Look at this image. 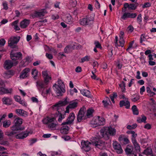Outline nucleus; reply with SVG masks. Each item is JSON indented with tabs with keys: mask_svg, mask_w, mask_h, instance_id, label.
<instances>
[{
	"mask_svg": "<svg viewBox=\"0 0 156 156\" xmlns=\"http://www.w3.org/2000/svg\"><path fill=\"white\" fill-rule=\"evenodd\" d=\"M68 102L66 99L63 101H60L58 103L53 105V108L54 109H56L57 111L56 112V115L57 117H58V120L59 122H61L62 120L65 118V114H62L60 111V107L65 105L68 104Z\"/></svg>",
	"mask_w": 156,
	"mask_h": 156,
	"instance_id": "obj_1",
	"label": "nucleus"
},
{
	"mask_svg": "<svg viewBox=\"0 0 156 156\" xmlns=\"http://www.w3.org/2000/svg\"><path fill=\"white\" fill-rule=\"evenodd\" d=\"M56 121V118L55 117H50L47 116L42 120L43 123L46 125L48 128L51 130L55 129L57 124L55 123Z\"/></svg>",
	"mask_w": 156,
	"mask_h": 156,
	"instance_id": "obj_2",
	"label": "nucleus"
},
{
	"mask_svg": "<svg viewBox=\"0 0 156 156\" xmlns=\"http://www.w3.org/2000/svg\"><path fill=\"white\" fill-rule=\"evenodd\" d=\"M58 96H61L62 95V93L65 91V86L63 81L61 80L58 81V84H55L53 86Z\"/></svg>",
	"mask_w": 156,
	"mask_h": 156,
	"instance_id": "obj_3",
	"label": "nucleus"
},
{
	"mask_svg": "<svg viewBox=\"0 0 156 156\" xmlns=\"http://www.w3.org/2000/svg\"><path fill=\"white\" fill-rule=\"evenodd\" d=\"M101 135L103 137L105 136L108 138V135L114 136L116 134V130L115 129L110 127H104L100 130Z\"/></svg>",
	"mask_w": 156,
	"mask_h": 156,
	"instance_id": "obj_4",
	"label": "nucleus"
},
{
	"mask_svg": "<svg viewBox=\"0 0 156 156\" xmlns=\"http://www.w3.org/2000/svg\"><path fill=\"white\" fill-rule=\"evenodd\" d=\"M14 125L11 127V130H23L24 129V127H21L23 119L19 118H16L14 120Z\"/></svg>",
	"mask_w": 156,
	"mask_h": 156,
	"instance_id": "obj_5",
	"label": "nucleus"
},
{
	"mask_svg": "<svg viewBox=\"0 0 156 156\" xmlns=\"http://www.w3.org/2000/svg\"><path fill=\"white\" fill-rule=\"evenodd\" d=\"M137 135L136 133H135L134 131L131 134V141L133 144L136 151L137 153H139L140 152V147L139 144L137 142L136 138V137Z\"/></svg>",
	"mask_w": 156,
	"mask_h": 156,
	"instance_id": "obj_6",
	"label": "nucleus"
},
{
	"mask_svg": "<svg viewBox=\"0 0 156 156\" xmlns=\"http://www.w3.org/2000/svg\"><path fill=\"white\" fill-rule=\"evenodd\" d=\"M105 121L104 118L99 116L94 119L92 121L93 127H94L103 125L105 124Z\"/></svg>",
	"mask_w": 156,
	"mask_h": 156,
	"instance_id": "obj_7",
	"label": "nucleus"
},
{
	"mask_svg": "<svg viewBox=\"0 0 156 156\" xmlns=\"http://www.w3.org/2000/svg\"><path fill=\"white\" fill-rule=\"evenodd\" d=\"M92 145L99 149H102L105 146V142L99 139H95L94 141H92Z\"/></svg>",
	"mask_w": 156,
	"mask_h": 156,
	"instance_id": "obj_8",
	"label": "nucleus"
},
{
	"mask_svg": "<svg viewBox=\"0 0 156 156\" xmlns=\"http://www.w3.org/2000/svg\"><path fill=\"white\" fill-rule=\"evenodd\" d=\"M20 39L19 37H11L8 41L9 46L12 48H15L16 46V44L19 41Z\"/></svg>",
	"mask_w": 156,
	"mask_h": 156,
	"instance_id": "obj_9",
	"label": "nucleus"
},
{
	"mask_svg": "<svg viewBox=\"0 0 156 156\" xmlns=\"http://www.w3.org/2000/svg\"><path fill=\"white\" fill-rule=\"evenodd\" d=\"M85 108H82L79 110L77 115V120L78 122H80L85 119Z\"/></svg>",
	"mask_w": 156,
	"mask_h": 156,
	"instance_id": "obj_10",
	"label": "nucleus"
},
{
	"mask_svg": "<svg viewBox=\"0 0 156 156\" xmlns=\"http://www.w3.org/2000/svg\"><path fill=\"white\" fill-rule=\"evenodd\" d=\"M92 20V17L91 16H88L85 18L80 19L79 22L81 25L85 26L88 25Z\"/></svg>",
	"mask_w": 156,
	"mask_h": 156,
	"instance_id": "obj_11",
	"label": "nucleus"
},
{
	"mask_svg": "<svg viewBox=\"0 0 156 156\" xmlns=\"http://www.w3.org/2000/svg\"><path fill=\"white\" fill-rule=\"evenodd\" d=\"M37 87L40 91H42L44 89L47 87L48 83L45 82L44 81L38 80L37 82Z\"/></svg>",
	"mask_w": 156,
	"mask_h": 156,
	"instance_id": "obj_12",
	"label": "nucleus"
},
{
	"mask_svg": "<svg viewBox=\"0 0 156 156\" xmlns=\"http://www.w3.org/2000/svg\"><path fill=\"white\" fill-rule=\"evenodd\" d=\"M91 142L88 141H82L81 143V144L83 146V149L86 152L90 151L91 148V145H92V141Z\"/></svg>",
	"mask_w": 156,
	"mask_h": 156,
	"instance_id": "obj_13",
	"label": "nucleus"
},
{
	"mask_svg": "<svg viewBox=\"0 0 156 156\" xmlns=\"http://www.w3.org/2000/svg\"><path fill=\"white\" fill-rule=\"evenodd\" d=\"M115 38V47H117L118 46H121L122 47L124 46L125 41L124 39V37H120V39L119 41V45L118 44V37L117 36H116Z\"/></svg>",
	"mask_w": 156,
	"mask_h": 156,
	"instance_id": "obj_14",
	"label": "nucleus"
},
{
	"mask_svg": "<svg viewBox=\"0 0 156 156\" xmlns=\"http://www.w3.org/2000/svg\"><path fill=\"white\" fill-rule=\"evenodd\" d=\"M75 117V114L74 113H70L67 119V121L63 122L62 125H66V124H71L74 121Z\"/></svg>",
	"mask_w": 156,
	"mask_h": 156,
	"instance_id": "obj_15",
	"label": "nucleus"
},
{
	"mask_svg": "<svg viewBox=\"0 0 156 156\" xmlns=\"http://www.w3.org/2000/svg\"><path fill=\"white\" fill-rule=\"evenodd\" d=\"M113 147L114 149L116 150V152L118 154H121L122 153V150L121 146L117 141L113 143Z\"/></svg>",
	"mask_w": 156,
	"mask_h": 156,
	"instance_id": "obj_16",
	"label": "nucleus"
},
{
	"mask_svg": "<svg viewBox=\"0 0 156 156\" xmlns=\"http://www.w3.org/2000/svg\"><path fill=\"white\" fill-rule=\"evenodd\" d=\"M29 132H23L16 135L15 137L17 139H23L27 137L29 135Z\"/></svg>",
	"mask_w": 156,
	"mask_h": 156,
	"instance_id": "obj_17",
	"label": "nucleus"
},
{
	"mask_svg": "<svg viewBox=\"0 0 156 156\" xmlns=\"http://www.w3.org/2000/svg\"><path fill=\"white\" fill-rule=\"evenodd\" d=\"M30 69L28 68H26L22 72L20 77V78L24 79L27 77L29 75V72Z\"/></svg>",
	"mask_w": 156,
	"mask_h": 156,
	"instance_id": "obj_18",
	"label": "nucleus"
},
{
	"mask_svg": "<svg viewBox=\"0 0 156 156\" xmlns=\"http://www.w3.org/2000/svg\"><path fill=\"white\" fill-rule=\"evenodd\" d=\"M30 23V20L24 19L20 22V26L22 28H26L29 25Z\"/></svg>",
	"mask_w": 156,
	"mask_h": 156,
	"instance_id": "obj_19",
	"label": "nucleus"
},
{
	"mask_svg": "<svg viewBox=\"0 0 156 156\" xmlns=\"http://www.w3.org/2000/svg\"><path fill=\"white\" fill-rule=\"evenodd\" d=\"M42 74L44 80V81L45 82L48 83L49 80H51V77L48 75L47 71H43L42 72Z\"/></svg>",
	"mask_w": 156,
	"mask_h": 156,
	"instance_id": "obj_20",
	"label": "nucleus"
},
{
	"mask_svg": "<svg viewBox=\"0 0 156 156\" xmlns=\"http://www.w3.org/2000/svg\"><path fill=\"white\" fill-rule=\"evenodd\" d=\"M5 87L0 86V94L2 95L5 94L11 93L12 92L11 88L8 89L5 88Z\"/></svg>",
	"mask_w": 156,
	"mask_h": 156,
	"instance_id": "obj_21",
	"label": "nucleus"
},
{
	"mask_svg": "<svg viewBox=\"0 0 156 156\" xmlns=\"http://www.w3.org/2000/svg\"><path fill=\"white\" fill-rule=\"evenodd\" d=\"M119 105L120 107L125 106L127 109L129 108L130 107V103L128 100L121 101L119 102Z\"/></svg>",
	"mask_w": 156,
	"mask_h": 156,
	"instance_id": "obj_22",
	"label": "nucleus"
},
{
	"mask_svg": "<svg viewBox=\"0 0 156 156\" xmlns=\"http://www.w3.org/2000/svg\"><path fill=\"white\" fill-rule=\"evenodd\" d=\"M13 63L11 61L6 60L4 64V68L7 69H10L13 66Z\"/></svg>",
	"mask_w": 156,
	"mask_h": 156,
	"instance_id": "obj_23",
	"label": "nucleus"
},
{
	"mask_svg": "<svg viewBox=\"0 0 156 156\" xmlns=\"http://www.w3.org/2000/svg\"><path fill=\"white\" fill-rule=\"evenodd\" d=\"M74 45H69L67 46L64 49V52L65 53H68L71 52L74 49Z\"/></svg>",
	"mask_w": 156,
	"mask_h": 156,
	"instance_id": "obj_24",
	"label": "nucleus"
},
{
	"mask_svg": "<svg viewBox=\"0 0 156 156\" xmlns=\"http://www.w3.org/2000/svg\"><path fill=\"white\" fill-rule=\"evenodd\" d=\"M69 129V128L68 126L65 125L62 126L60 129V133L63 134H67Z\"/></svg>",
	"mask_w": 156,
	"mask_h": 156,
	"instance_id": "obj_25",
	"label": "nucleus"
},
{
	"mask_svg": "<svg viewBox=\"0 0 156 156\" xmlns=\"http://www.w3.org/2000/svg\"><path fill=\"white\" fill-rule=\"evenodd\" d=\"M16 112L19 115L24 116H26L27 115V112L23 109H17L16 110Z\"/></svg>",
	"mask_w": 156,
	"mask_h": 156,
	"instance_id": "obj_26",
	"label": "nucleus"
},
{
	"mask_svg": "<svg viewBox=\"0 0 156 156\" xmlns=\"http://www.w3.org/2000/svg\"><path fill=\"white\" fill-rule=\"evenodd\" d=\"M2 101L4 104L7 105H11L12 102L11 98L6 97H4L2 98Z\"/></svg>",
	"mask_w": 156,
	"mask_h": 156,
	"instance_id": "obj_27",
	"label": "nucleus"
},
{
	"mask_svg": "<svg viewBox=\"0 0 156 156\" xmlns=\"http://www.w3.org/2000/svg\"><path fill=\"white\" fill-rule=\"evenodd\" d=\"M133 147L132 145H128L125 149V151L127 154H130L133 153Z\"/></svg>",
	"mask_w": 156,
	"mask_h": 156,
	"instance_id": "obj_28",
	"label": "nucleus"
},
{
	"mask_svg": "<svg viewBox=\"0 0 156 156\" xmlns=\"http://www.w3.org/2000/svg\"><path fill=\"white\" fill-rule=\"evenodd\" d=\"M13 75V72L11 70L8 71L3 73V76L5 79H8Z\"/></svg>",
	"mask_w": 156,
	"mask_h": 156,
	"instance_id": "obj_29",
	"label": "nucleus"
},
{
	"mask_svg": "<svg viewBox=\"0 0 156 156\" xmlns=\"http://www.w3.org/2000/svg\"><path fill=\"white\" fill-rule=\"evenodd\" d=\"M81 94L83 96L89 98L90 97V92L88 90H83L80 91Z\"/></svg>",
	"mask_w": 156,
	"mask_h": 156,
	"instance_id": "obj_30",
	"label": "nucleus"
},
{
	"mask_svg": "<svg viewBox=\"0 0 156 156\" xmlns=\"http://www.w3.org/2000/svg\"><path fill=\"white\" fill-rule=\"evenodd\" d=\"M65 22L69 24H72L73 22L72 16L70 15L67 16L65 19Z\"/></svg>",
	"mask_w": 156,
	"mask_h": 156,
	"instance_id": "obj_31",
	"label": "nucleus"
},
{
	"mask_svg": "<svg viewBox=\"0 0 156 156\" xmlns=\"http://www.w3.org/2000/svg\"><path fill=\"white\" fill-rule=\"evenodd\" d=\"M78 105V102L75 101H72L70 102L69 105V107L70 108L73 109L76 108Z\"/></svg>",
	"mask_w": 156,
	"mask_h": 156,
	"instance_id": "obj_32",
	"label": "nucleus"
},
{
	"mask_svg": "<svg viewBox=\"0 0 156 156\" xmlns=\"http://www.w3.org/2000/svg\"><path fill=\"white\" fill-rule=\"evenodd\" d=\"M147 119L146 117L143 115H141V117H138L137 119V121L139 123L144 122L146 123V120Z\"/></svg>",
	"mask_w": 156,
	"mask_h": 156,
	"instance_id": "obj_33",
	"label": "nucleus"
},
{
	"mask_svg": "<svg viewBox=\"0 0 156 156\" xmlns=\"http://www.w3.org/2000/svg\"><path fill=\"white\" fill-rule=\"evenodd\" d=\"M138 5L139 4L137 2H136L135 4H130L129 5V9L132 10H134L137 8Z\"/></svg>",
	"mask_w": 156,
	"mask_h": 156,
	"instance_id": "obj_34",
	"label": "nucleus"
},
{
	"mask_svg": "<svg viewBox=\"0 0 156 156\" xmlns=\"http://www.w3.org/2000/svg\"><path fill=\"white\" fill-rule=\"evenodd\" d=\"M11 122L9 120H6L4 121L3 122V126L4 128H8L11 125Z\"/></svg>",
	"mask_w": 156,
	"mask_h": 156,
	"instance_id": "obj_35",
	"label": "nucleus"
},
{
	"mask_svg": "<svg viewBox=\"0 0 156 156\" xmlns=\"http://www.w3.org/2000/svg\"><path fill=\"white\" fill-rule=\"evenodd\" d=\"M12 130V131L11 132H7L5 133V134L9 136H13L15 135L16 133V131L18 130Z\"/></svg>",
	"mask_w": 156,
	"mask_h": 156,
	"instance_id": "obj_36",
	"label": "nucleus"
},
{
	"mask_svg": "<svg viewBox=\"0 0 156 156\" xmlns=\"http://www.w3.org/2000/svg\"><path fill=\"white\" fill-rule=\"evenodd\" d=\"M133 113L135 115H138L139 114V112L136 105H133L132 108Z\"/></svg>",
	"mask_w": 156,
	"mask_h": 156,
	"instance_id": "obj_37",
	"label": "nucleus"
},
{
	"mask_svg": "<svg viewBox=\"0 0 156 156\" xmlns=\"http://www.w3.org/2000/svg\"><path fill=\"white\" fill-rule=\"evenodd\" d=\"M144 153L147 155H151L152 153V149L151 148H147L144 150Z\"/></svg>",
	"mask_w": 156,
	"mask_h": 156,
	"instance_id": "obj_38",
	"label": "nucleus"
},
{
	"mask_svg": "<svg viewBox=\"0 0 156 156\" xmlns=\"http://www.w3.org/2000/svg\"><path fill=\"white\" fill-rule=\"evenodd\" d=\"M140 99V96L137 94H134L133 96L131 99L132 101L133 102H135L138 101Z\"/></svg>",
	"mask_w": 156,
	"mask_h": 156,
	"instance_id": "obj_39",
	"label": "nucleus"
},
{
	"mask_svg": "<svg viewBox=\"0 0 156 156\" xmlns=\"http://www.w3.org/2000/svg\"><path fill=\"white\" fill-rule=\"evenodd\" d=\"M38 71L36 69H33L32 71V75L33 76V78L35 79H37V77L38 74Z\"/></svg>",
	"mask_w": 156,
	"mask_h": 156,
	"instance_id": "obj_40",
	"label": "nucleus"
},
{
	"mask_svg": "<svg viewBox=\"0 0 156 156\" xmlns=\"http://www.w3.org/2000/svg\"><path fill=\"white\" fill-rule=\"evenodd\" d=\"M94 110L92 109H89L87 111L86 115L89 118L92 116V114Z\"/></svg>",
	"mask_w": 156,
	"mask_h": 156,
	"instance_id": "obj_41",
	"label": "nucleus"
},
{
	"mask_svg": "<svg viewBox=\"0 0 156 156\" xmlns=\"http://www.w3.org/2000/svg\"><path fill=\"white\" fill-rule=\"evenodd\" d=\"M46 12L44 10H42L40 12H38V17H41L44 16Z\"/></svg>",
	"mask_w": 156,
	"mask_h": 156,
	"instance_id": "obj_42",
	"label": "nucleus"
},
{
	"mask_svg": "<svg viewBox=\"0 0 156 156\" xmlns=\"http://www.w3.org/2000/svg\"><path fill=\"white\" fill-rule=\"evenodd\" d=\"M94 44L95 45V47L97 48H99L101 50L102 49V47H101V44L100 42L97 41H95L94 42Z\"/></svg>",
	"mask_w": 156,
	"mask_h": 156,
	"instance_id": "obj_43",
	"label": "nucleus"
},
{
	"mask_svg": "<svg viewBox=\"0 0 156 156\" xmlns=\"http://www.w3.org/2000/svg\"><path fill=\"white\" fill-rule=\"evenodd\" d=\"M137 126V125L136 124L134 123L131 125H127L126 128L129 129H132L136 128Z\"/></svg>",
	"mask_w": 156,
	"mask_h": 156,
	"instance_id": "obj_44",
	"label": "nucleus"
},
{
	"mask_svg": "<svg viewBox=\"0 0 156 156\" xmlns=\"http://www.w3.org/2000/svg\"><path fill=\"white\" fill-rule=\"evenodd\" d=\"M123 20H126L128 18H129V12L124 13L121 17Z\"/></svg>",
	"mask_w": 156,
	"mask_h": 156,
	"instance_id": "obj_45",
	"label": "nucleus"
},
{
	"mask_svg": "<svg viewBox=\"0 0 156 156\" xmlns=\"http://www.w3.org/2000/svg\"><path fill=\"white\" fill-rule=\"evenodd\" d=\"M69 4L72 7H75L77 4V1L76 0H70Z\"/></svg>",
	"mask_w": 156,
	"mask_h": 156,
	"instance_id": "obj_46",
	"label": "nucleus"
},
{
	"mask_svg": "<svg viewBox=\"0 0 156 156\" xmlns=\"http://www.w3.org/2000/svg\"><path fill=\"white\" fill-rule=\"evenodd\" d=\"M90 58V56L87 55L81 58V62L83 63L85 61H88Z\"/></svg>",
	"mask_w": 156,
	"mask_h": 156,
	"instance_id": "obj_47",
	"label": "nucleus"
},
{
	"mask_svg": "<svg viewBox=\"0 0 156 156\" xmlns=\"http://www.w3.org/2000/svg\"><path fill=\"white\" fill-rule=\"evenodd\" d=\"M37 141V139L36 138H32L29 140L30 145L32 146Z\"/></svg>",
	"mask_w": 156,
	"mask_h": 156,
	"instance_id": "obj_48",
	"label": "nucleus"
},
{
	"mask_svg": "<svg viewBox=\"0 0 156 156\" xmlns=\"http://www.w3.org/2000/svg\"><path fill=\"white\" fill-rule=\"evenodd\" d=\"M134 43V41H131L129 43V45L128 48L126 49V50L127 51H128L131 48H133V45Z\"/></svg>",
	"mask_w": 156,
	"mask_h": 156,
	"instance_id": "obj_49",
	"label": "nucleus"
},
{
	"mask_svg": "<svg viewBox=\"0 0 156 156\" xmlns=\"http://www.w3.org/2000/svg\"><path fill=\"white\" fill-rule=\"evenodd\" d=\"M122 143L125 144H129L130 143V141L127 137H125Z\"/></svg>",
	"mask_w": 156,
	"mask_h": 156,
	"instance_id": "obj_50",
	"label": "nucleus"
},
{
	"mask_svg": "<svg viewBox=\"0 0 156 156\" xmlns=\"http://www.w3.org/2000/svg\"><path fill=\"white\" fill-rule=\"evenodd\" d=\"M119 86L121 88L122 87L123 88V91H125L126 88V83L124 81H122V83L119 85Z\"/></svg>",
	"mask_w": 156,
	"mask_h": 156,
	"instance_id": "obj_51",
	"label": "nucleus"
},
{
	"mask_svg": "<svg viewBox=\"0 0 156 156\" xmlns=\"http://www.w3.org/2000/svg\"><path fill=\"white\" fill-rule=\"evenodd\" d=\"M31 15L33 18H34L37 17H38V12L35 11L33 13L31 14Z\"/></svg>",
	"mask_w": 156,
	"mask_h": 156,
	"instance_id": "obj_52",
	"label": "nucleus"
},
{
	"mask_svg": "<svg viewBox=\"0 0 156 156\" xmlns=\"http://www.w3.org/2000/svg\"><path fill=\"white\" fill-rule=\"evenodd\" d=\"M14 54L15 55V56H16V57L18 59L20 58V57H21L22 55V54L20 52H17L16 53H14Z\"/></svg>",
	"mask_w": 156,
	"mask_h": 156,
	"instance_id": "obj_53",
	"label": "nucleus"
},
{
	"mask_svg": "<svg viewBox=\"0 0 156 156\" xmlns=\"http://www.w3.org/2000/svg\"><path fill=\"white\" fill-rule=\"evenodd\" d=\"M15 55L14 54V53H12V52H11L10 53V57L14 61H16V60L18 59L17 58L16 56H15Z\"/></svg>",
	"mask_w": 156,
	"mask_h": 156,
	"instance_id": "obj_54",
	"label": "nucleus"
},
{
	"mask_svg": "<svg viewBox=\"0 0 156 156\" xmlns=\"http://www.w3.org/2000/svg\"><path fill=\"white\" fill-rule=\"evenodd\" d=\"M151 6V3L149 2H146L144 3L142 7L143 8L150 7Z\"/></svg>",
	"mask_w": 156,
	"mask_h": 156,
	"instance_id": "obj_55",
	"label": "nucleus"
},
{
	"mask_svg": "<svg viewBox=\"0 0 156 156\" xmlns=\"http://www.w3.org/2000/svg\"><path fill=\"white\" fill-rule=\"evenodd\" d=\"M5 41L4 39H2L0 40V47L3 46L5 44Z\"/></svg>",
	"mask_w": 156,
	"mask_h": 156,
	"instance_id": "obj_56",
	"label": "nucleus"
},
{
	"mask_svg": "<svg viewBox=\"0 0 156 156\" xmlns=\"http://www.w3.org/2000/svg\"><path fill=\"white\" fill-rule=\"evenodd\" d=\"M137 16V14L136 13H129V18H135Z\"/></svg>",
	"mask_w": 156,
	"mask_h": 156,
	"instance_id": "obj_57",
	"label": "nucleus"
},
{
	"mask_svg": "<svg viewBox=\"0 0 156 156\" xmlns=\"http://www.w3.org/2000/svg\"><path fill=\"white\" fill-rule=\"evenodd\" d=\"M14 98L15 100L18 102H19L21 100L20 97L19 96H15L14 97Z\"/></svg>",
	"mask_w": 156,
	"mask_h": 156,
	"instance_id": "obj_58",
	"label": "nucleus"
},
{
	"mask_svg": "<svg viewBox=\"0 0 156 156\" xmlns=\"http://www.w3.org/2000/svg\"><path fill=\"white\" fill-rule=\"evenodd\" d=\"M147 93L148 95L150 97H153L154 96L156 95L155 93L152 91H151Z\"/></svg>",
	"mask_w": 156,
	"mask_h": 156,
	"instance_id": "obj_59",
	"label": "nucleus"
},
{
	"mask_svg": "<svg viewBox=\"0 0 156 156\" xmlns=\"http://www.w3.org/2000/svg\"><path fill=\"white\" fill-rule=\"evenodd\" d=\"M144 128L148 129H150L151 128V125L149 123H147L144 126Z\"/></svg>",
	"mask_w": 156,
	"mask_h": 156,
	"instance_id": "obj_60",
	"label": "nucleus"
},
{
	"mask_svg": "<svg viewBox=\"0 0 156 156\" xmlns=\"http://www.w3.org/2000/svg\"><path fill=\"white\" fill-rule=\"evenodd\" d=\"M46 56L49 59H51L53 58V56L51 54H48V53H46Z\"/></svg>",
	"mask_w": 156,
	"mask_h": 156,
	"instance_id": "obj_61",
	"label": "nucleus"
},
{
	"mask_svg": "<svg viewBox=\"0 0 156 156\" xmlns=\"http://www.w3.org/2000/svg\"><path fill=\"white\" fill-rule=\"evenodd\" d=\"M124 135H120L119 137L118 140L120 142H122L124 138Z\"/></svg>",
	"mask_w": 156,
	"mask_h": 156,
	"instance_id": "obj_62",
	"label": "nucleus"
},
{
	"mask_svg": "<svg viewBox=\"0 0 156 156\" xmlns=\"http://www.w3.org/2000/svg\"><path fill=\"white\" fill-rule=\"evenodd\" d=\"M137 20L138 22H142L141 14H139L137 18Z\"/></svg>",
	"mask_w": 156,
	"mask_h": 156,
	"instance_id": "obj_63",
	"label": "nucleus"
},
{
	"mask_svg": "<svg viewBox=\"0 0 156 156\" xmlns=\"http://www.w3.org/2000/svg\"><path fill=\"white\" fill-rule=\"evenodd\" d=\"M75 71L76 72L79 73L82 71V68L81 67L77 66L75 69Z\"/></svg>",
	"mask_w": 156,
	"mask_h": 156,
	"instance_id": "obj_64",
	"label": "nucleus"
}]
</instances>
